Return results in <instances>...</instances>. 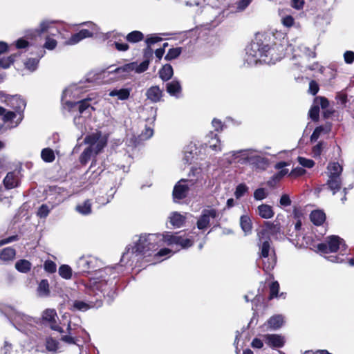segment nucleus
<instances>
[{"label":"nucleus","mask_w":354,"mask_h":354,"mask_svg":"<svg viewBox=\"0 0 354 354\" xmlns=\"http://www.w3.org/2000/svg\"><path fill=\"white\" fill-rule=\"evenodd\" d=\"M257 212L259 215L265 219L271 218L274 214L272 207L267 204H261L258 206Z\"/></svg>","instance_id":"27"},{"label":"nucleus","mask_w":354,"mask_h":354,"mask_svg":"<svg viewBox=\"0 0 354 354\" xmlns=\"http://www.w3.org/2000/svg\"><path fill=\"white\" fill-rule=\"evenodd\" d=\"M15 268L20 272L26 273L31 268V263L26 259H21L16 262Z\"/></svg>","instance_id":"42"},{"label":"nucleus","mask_w":354,"mask_h":354,"mask_svg":"<svg viewBox=\"0 0 354 354\" xmlns=\"http://www.w3.org/2000/svg\"><path fill=\"white\" fill-rule=\"evenodd\" d=\"M44 50H41L40 54L38 55L37 57L28 58L24 63L26 68L31 72L36 71L39 59L44 56Z\"/></svg>","instance_id":"28"},{"label":"nucleus","mask_w":354,"mask_h":354,"mask_svg":"<svg viewBox=\"0 0 354 354\" xmlns=\"http://www.w3.org/2000/svg\"><path fill=\"white\" fill-rule=\"evenodd\" d=\"M147 112L149 113L150 117L146 119V122L149 126L145 125V129L142 133L139 135V138L140 140H146L149 139L153 135V127H151L156 120V115H157V109L151 107L147 109Z\"/></svg>","instance_id":"13"},{"label":"nucleus","mask_w":354,"mask_h":354,"mask_svg":"<svg viewBox=\"0 0 354 354\" xmlns=\"http://www.w3.org/2000/svg\"><path fill=\"white\" fill-rule=\"evenodd\" d=\"M92 98L87 97L75 102H68L67 104L71 108H77L80 114L86 113L90 115L91 110H95L93 104H96V102L92 103Z\"/></svg>","instance_id":"15"},{"label":"nucleus","mask_w":354,"mask_h":354,"mask_svg":"<svg viewBox=\"0 0 354 354\" xmlns=\"http://www.w3.org/2000/svg\"><path fill=\"white\" fill-rule=\"evenodd\" d=\"M212 127L215 131H222L225 127L224 123L218 118H214L212 121Z\"/></svg>","instance_id":"57"},{"label":"nucleus","mask_w":354,"mask_h":354,"mask_svg":"<svg viewBox=\"0 0 354 354\" xmlns=\"http://www.w3.org/2000/svg\"><path fill=\"white\" fill-rule=\"evenodd\" d=\"M53 205H51L50 206H48L46 204H42L38 209L37 215L40 218H45L48 216V214L50 213V210L53 209Z\"/></svg>","instance_id":"46"},{"label":"nucleus","mask_w":354,"mask_h":354,"mask_svg":"<svg viewBox=\"0 0 354 354\" xmlns=\"http://www.w3.org/2000/svg\"><path fill=\"white\" fill-rule=\"evenodd\" d=\"M309 116L313 121H318L319 118V107L317 105L313 106L309 110Z\"/></svg>","instance_id":"59"},{"label":"nucleus","mask_w":354,"mask_h":354,"mask_svg":"<svg viewBox=\"0 0 354 354\" xmlns=\"http://www.w3.org/2000/svg\"><path fill=\"white\" fill-rule=\"evenodd\" d=\"M7 106L12 108L18 113V118L15 122V127H17L24 118V111L26 106V101L19 95L6 96L3 101Z\"/></svg>","instance_id":"8"},{"label":"nucleus","mask_w":354,"mask_h":354,"mask_svg":"<svg viewBox=\"0 0 354 354\" xmlns=\"http://www.w3.org/2000/svg\"><path fill=\"white\" fill-rule=\"evenodd\" d=\"M3 185L7 189H13L19 185V176L15 171L8 172L3 179Z\"/></svg>","instance_id":"22"},{"label":"nucleus","mask_w":354,"mask_h":354,"mask_svg":"<svg viewBox=\"0 0 354 354\" xmlns=\"http://www.w3.org/2000/svg\"><path fill=\"white\" fill-rule=\"evenodd\" d=\"M182 52L181 47H176L170 48L166 55L165 56V59L167 61H170L177 58Z\"/></svg>","instance_id":"47"},{"label":"nucleus","mask_w":354,"mask_h":354,"mask_svg":"<svg viewBox=\"0 0 354 354\" xmlns=\"http://www.w3.org/2000/svg\"><path fill=\"white\" fill-rule=\"evenodd\" d=\"M293 51L294 53L299 51L306 55L307 57H315V53L303 44L299 45L296 49H293Z\"/></svg>","instance_id":"48"},{"label":"nucleus","mask_w":354,"mask_h":354,"mask_svg":"<svg viewBox=\"0 0 354 354\" xmlns=\"http://www.w3.org/2000/svg\"><path fill=\"white\" fill-rule=\"evenodd\" d=\"M125 38L130 43H137L144 39V34L140 31L133 30L128 33Z\"/></svg>","instance_id":"39"},{"label":"nucleus","mask_w":354,"mask_h":354,"mask_svg":"<svg viewBox=\"0 0 354 354\" xmlns=\"http://www.w3.org/2000/svg\"><path fill=\"white\" fill-rule=\"evenodd\" d=\"M16 54L11 55L7 57H3L0 59V66L3 68H8L15 62Z\"/></svg>","instance_id":"51"},{"label":"nucleus","mask_w":354,"mask_h":354,"mask_svg":"<svg viewBox=\"0 0 354 354\" xmlns=\"http://www.w3.org/2000/svg\"><path fill=\"white\" fill-rule=\"evenodd\" d=\"M164 242L168 245H179L182 249L190 248L194 244L192 236L189 234L179 235L166 232L164 233Z\"/></svg>","instance_id":"7"},{"label":"nucleus","mask_w":354,"mask_h":354,"mask_svg":"<svg viewBox=\"0 0 354 354\" xmlns=\"http://www.w3.org/2000/svg\"><path fill=\"white\" fill-rule=\"evenodd\" d=\"M158 74H159L160 78L162 81L167 82V81L169 80L174 75L173 68L169 64H165L160 69Z\"/></svg>","instance_id":"29"},{"label":"nucleus","mask_w":354,"mask_h":354,"mask_svg":"<svg viewBox=\"0 0 354 354\" xmlns=\"http://www.w3.org/2000/svg\"><path fill=\"white\" fill-rule=\"evenodd\" d=\"M16 251L15 249L8 247L2 250L0 252V259L4 261L12 260L15 257Z\"/></svg>","instance_id":"38"},{"label":"nucleus","mask_w":354,"mask_h":354,"mask_svg":"<svg viewBox=\"0 0 354 354\" xmlns=\"http://www.w3.org/2000/svg\"><path fill=\"white\" fill-rule=\"evenodd\" d=\"M116 190L113 187H111L110 190L106 194V196H101L96 198V202L100 205H106L109 203L113 198Z\"/></svg>","instance_id":"37"},{"label":"nucleus","mask_w":354,"mask_h":354,"mask_svg":"<svg viewBox=\"0 0 354 354\" xmlns=\"http://www.w3.org/2000/svg\"><path fill=\"white\" fill-rule=\"evenodd\" d=\"M264 225L265 229L262 230H264V236L267 232L272 235L280 232V226L278 223L266 221L265 222Z\"/></svg>","instance_id":"35"},{"label":"nucleus","mask_w":354,"mask_h":354,"mask_svg":"<svg viewBox=\"0 0 354 354\" xmlns=\"http://www.w3.org/2000/svg\"><path fill=\"white\" fill-rule=\"evenodd\" d=\"M41 158L46 162H52L55 159L54 151L50 148H44L41 151Z\"/></svg>","instance_id":"41"},{"label":"nucleus","mask_w":354,"mask_h":354,"mask_svg":"<svg viewBox=\"0 0 354 354\" xmlns=\"http://www.w3.org/2000/svg\"><path fill=\"white\" fill-rule=\"evenodd\" d=\"M328 188L332 192L333 194H335L342 187L341 177L329 176L326 183Z\"/></svg>","instance_id":"24"},{"label":"nucleus","mask_w":354,"mask_h":354,"mask_svg":"<svg viewBox=\"0 0 354 354\" xmlns=\"http://www.w3.org/2000/svg\"><path fill=\"white\" fill-rule=\"evenodd\" d=\"M328 176L340 177L342 172V167L338 162H330L327 167Z\"/></svg>","instance_id":"34"},{"label":"nucleus","mask_w":354,"mask_h":354,"mask_svg":"<svg viewBox=\"0 0 354 354\" xmlns=\"http://www.w3.org/2000/svg\"><path fill=\"white\" fill-rule=\"evenodd\" d=\"M279 290V284L278 281H273L270 286V298L277 297Z\"/></svg>","instance_id":"61"},{"label":"nucleus","mask_w":354,"mask_h":354,"mask_svg":"<svg viewBox=\"0 0 354 354\" xmlns=\"http://www.w3.org/2000/svg\"><path fill=\"white\" fill-rule=\"evenodd\" d=\"M131 89L129 88H114L109 91V95L118 100L124 101L129 98Z\"/></svg>","instance_id":"21"},{"label":"nucleus","mask_w":354,"mask_h":354,"mask_svg":"<svg viewBox=\"0 0 354 354\" xmlns=\"http://www.w3.org/2000/svg\"><path fill=\"white\" fill-rule=\"evenodd\" d=\"M297 160L299 165L306 168H312L315 165V162L311 159L299 156Z\"/></svg>","instance_id":"58"},{"label":"nucleus","mask_w":354,"mask_h":354,"mask_svg":"<svg viewBox=\"0 0 354 354\" xmlns=\"http://www.w3.org/2000/svg\"><path fill=\"white\" fill-rule=\"evenodd\" d=\"M164 242V234H142L134 241L133 246H129L123 253L120 263L136 265L142 258L150 257Z\"/></svg>","instance_id":"3"},{"label":"nucleus","mask_w":354,"mask_h":354,"mask_svg":"<svg viewBox=\"0 0 354 354\" xmlns=\"http://www.w3.org/2000/svg\"><path fill=\"white\" fill-rule=\"evenodd\" d=\"M46 348L48 351V352L51 353L53 354L61 351V347L59 346V342L52 337L46 338Z\"/></svg>","instance_id":"31"},{"label":"nucleus","mask_w":354,"mask_h":354,"mask_svg":"<svg viewBox=\"0 0 354 354\" xmlns=\"http://www.w3.org/2000/svg\"><path fill=\"white\" fill-rule=\"evenodd\" d=\"M18 116V113L16 111H7L5 109V113L2 115V120L4 122L12 121L14 118Z\"/></svg>","instance_id":"54"},{"label":"nucleus","mask_w":354,"mask_h":354,"mask_svg":"<svg viewBox=\"0 0 354 354\" xmlns=\"http://www.w3.org/2000/svg\"><path fill=\"white\" fill-rule=\"evenodd\" d=\"M249 164L255 169L266 170L269 165V160L258 154L255 149H252Z\"/></svg>","instance_id":"16"},{"label":"nucleus","mask_w":354,"mask_h":354,"mask_svg":"<svg viewBox=\"0 0 354 354\" xmlns=\"http://www.w3.org/2000/svg\"><path fill=\"white\" fill-rule=\"evenodd\" d=\"M58 272L59 274L65 279H70L72 277V269L68 265H62Z\"/></svg>","instance_id":"44"},{"label":"nucleus","mask_w":354,"mask_h":354,"mask_svg":"<svg viewBox=\"0 0 354 354\" xmlns=\"http://www.w3.org/2000/svg\"><path fill=\"white\" fill-rule=\"evenodd\" d=\"M102 304L100 297L95 299L93 295L87 294L86 290L82 299L71 301L70 309L72 311L86 312L91 308H98Z\"/></svg>","instance_id":"4"},{"label":"nucleus","mask_w":354,"mask_h":354,"mask_svg":"<svg viewBox=\"0 0 354 354\" xmlns=\"http://www.w3.org/2000/svg\"><path fill=\"white\" fill-rule=\"evenodd\" d=\"M169 221L172 226L180 227L185 222V216L177 212H172L169 216Z\"/></svg>","instance_id":"26"},{"label":"nucleus","mask_w":354,"mask_h":354,"mask_svg":"<svg viewBox=\"0 0 354 354\" xmlns=\"http://www.w3.org/2000/svg\"><path fill=\"white\" fill-rule=\"evenodd\" d=\"M317 250L324 254L336 252L339 249L345 250L346 245L343 239L337 235H331L326 237L324 242L319 243Z\"/></svg>","instance_id":"5"},{"label":"nucleus","mask_w":354,"mask_h":354,"mask_svg":"<svg viewBox=\"0 0 354 354\" xmlns=\"http://www.w3.org/2000/svg\"><path fill=\"white\" fill-rule=\"evenodd\" d=\"M93 152V148L89 147L86 148L80 156V162L84 165L86 164L91 159Z\"/></svg>","instance_id":"52"},{"label":"nucleus","mask_w":354,"mask_h":354,"mask_svg":"<svg viewBox=\"0 0 354 354\" xmlns=\"http://www.w3.org/2000/svg\"><path fill=\"white\" fill-rule=\"evenodd\" d=\"M259 238L258 245L260 250V257L267 258L269 256V252L271 249L270 247V239L269 237L264 236V230H261L257 234Z\"/></svg>","instance_id":"17"},{"label":"nucleus","mask_w":354,"mask_h":354,"mask_svg":"<svg viewBox=\"0 0 354 354\" xmlns=\"http://www.w3.org/2000/svg\"><path fill=\"white\" fill-rule=\"evenodd\" d=\"M37 292L40 297H47L50 294L49 284L46 279H42L37 287Z\"/></svg>","instance_id":"40"},{"label":"nucleus","mask_w":354,"mask_h":354,"mask_svg":"<svg viewBox=\"0 0 354 354\" xmlns=\"http://www.w3.org/2000/svg\"><path fill=\"white\" fill-rule=\"evenodd\" d=\"M57 317V312L55 309L53 308L46 309L43 311L41 315L42 320L47 322L52 330L62 333L64 330L56 323Z\"/></svg>","instance_id":"14"},{"label":"nucleus","mask_w":354,"mask_h":354,"mask_svg":"<svg viewBox=\"0 0 354 354\" xmlns=\"http://www.w3.org/2000/svg\"><path fill=\"white\" fill-rule=\"evenodd\" d=\"M123 266L124 265L120 263L114 268L106 267L100 269L95 274V277L86 286V293L93 295L95 299L100 297L102 302V298H105L106 301L111 304L117 295L115 279L118 274L115 270L122 269Z\"/></svg>","instance_id":"2"},{"label":"nucleus","mask_w":354,"mask_h":354,"mask_svg":"<svg viewBox=\"0 0 354 354\" xmlns=\"http://www.w3.org/2000/svg\"><path fill=\"white\" fill-rule=\"evenodd\" d=\"M68 335H62L61 340L68 344H76L79 346L80 350L83 348V346H80L77 343V339L75 337V333L73 332L71 322L68 323L67 326Z\"/></svg>","instance_id":"23"},{"label":"nucleus","mask_w":354,"mask_h":354,"mask_svg":"<svg viewBox=\"0 0 354 354\" xmlns=\"http://www.w3.org/2000/svg\"><path fill=\"white\" fill-rule=\"evenodd\" d=\"M240 225L245 235L250 233L252 230V223L250 217L243 215L240 218Z\"/></svg>","instance_id":"36"},{"label":"nucleus","mask_w":354,"mask_h":354,"mask_svg":"<svg viewBox=\"0 0 354 354\" xmlns=\"http://www.w3.org/2000/svg\"><path fill=\"white\" fill-rule=\"evenodd\" d=\"M288 173V169L280 170L278 173L273 175L268 184L269 186H273L276 183L279 182L284 176Z\"/></svg>","instance_id":"45"},{"label":"nucleus","mask_w":354,"mask_h":354,"mask_svg":"<svg viewBox=\"0 0 354 354\" xmlns=\"http://www.w3.org/2000/svg\"><path fill=\"white\" fill-rule=\"evenodd\" d=\"M133 64V71L137 73H142L147 70L149 64V60H143L140 64H138L136 62H132Z\"/></svg>","instance_id":"49"},{"label":"nucleus","mask_w":354,"mask_h":354,"mask_svg":"<svg viewBox=\"0 0 354 354\" xmlns=\"http://www.w3.org/2000/svg\"><path fill=\"white\" fill-rule=\"evenodd\" d=\"M14 319L17 323L29 324L32 321V318L24 313L16 312Z\"/></svg>","instance_id":"53"},{"label":"nucleus","mask_w":354,"mask_h":354,"mask_svg":"<svg viewBox=\"0 0 354 354\" xmlns=\"http://www.w3.org/2000/svg\"><path fill=\"white\" fill-rule=\"evenodd\" d=\"M100 140V136L97 134H91L89 136H86L84 139V142L86 144H88L90 146L92 147L95 145V143Z\"/></svg>","instance_id":"62"},{"label":"nucleus","mask_w":354,"mask_h":354,"mask_svg":"<svg viewBox=\"0 0 354 354\" xmlns=\"http://www.w3.org/2000/svg\"><path fill=\"white\" fill-rule=\"evenodd\" d=\"M57 42L55 39L50 37H46V41L44 44V48H46L48 50H52L55 48L57 46Z\"/></svg>","instance_id":"60"},{"label":"nucleus","mask_w":354,"mask_h":354,"mask_svg":"<svg viewBox=\"0 0 354 354\" xmlns=\"http://www.w3.org/2000/svg\"><path fill=\"white\" fill-rule=\"evenodd\" d=\"M145 95L150 102L157 103L162 100L163 90L158 86H152L146 91Z\"/></svg>","instance_id":"19"},{"label":"nucleus","mask_w":354,"mask_h":354,"mask_svg":"<svg viewBox=\"0 0 354 354\" xmlns=\"http://www.w3.org/2000/svg\"><path fill=\"white\" fill-rule=\"evenodd\" d=\"M44 270L49 273L55 272L57 268L55 263L51 260L46 261L44 264Z\"/></svg>","instance_id":"64"},{"label":"nucleus","mask_w":354,"mask_h":354,"mask_svg":"<svg viewBox=\"0 0 354 354\" xmlns=\"http://www.w3.org/2000/svg\"><path fill=\"white\" fill-rule=\"evenodd\" d=\"M75 209L79 213L88 215L91 212V203L89 200H86L83 203L77 205Z\"/></svg>","instance_id":"43"},{"label":"nucleus","mask_w":354,"mask_h":354,"mask_svg":"<svg viewBox=\"0 0 354 354\" xmlns=\"http://www.w3.org/2000/svg\"><path fill=\"white\" fill-rule=\"evenodd\" d=\"M310 218L315 225H320L325 221L326 215L322 210H314L311 212Z\"/></svg>","instance_id":"32"},{"label":"nucleus","mask_w":354,"mask_h":354,"mask_svg":"<svg viewBox=\"0 0 354 354\" xmlns=\"http://www.w3.org/2000/svg\"><path fill=\"white\" fill-rule=\"evenodd\" d=\"M195 183L192 179H181L174 185L172 196L174 202L184 199L187 196L192 186Z\"/></svg>","instance_id":"9"},{"label":"nucleus","mask_w":354,"mask_h":354,"mask_svg":"<svg viewBox=\"0 0 354 354\" xmlns=\"http://www.w3.org/2000/svg\"><path fill=\"white\" fill-rule=\"evenodd\" d=\"M133 63L126 64L122 66L109 71V73L119 74L120 77H124L127 73L133 71Z\"/></svg>","instance_id":"33"},{"label":"nucleus","mask_w":354,"mask_h":354,"mask_svg":"<svg viewBox=\"0 0 354 354\" xmlns=\"http://www.w3.org/2000/svg\"><path fill=\"white\" fill-rule=\"evenodd\" d=\"M287 50L286 41L272 44L270 37L258 34L245 48L244 60L248 66H254L258 63L274 64L286 55Z\"/></svg>","instance_id":"1"},{"label":"nucleus","mask_w":354,"mask_h":354,"mask_svg":"<svg viewBox=\"0 0 354 354\" xmlns=\"http://www.w3.org/2000/svg\"><path fill=\"white\" fill-rule=\"evenodd\" d=\"M284 320L281 315H276L268 320V326L272 330H277L282 326Z\"/></svg>","instance_id":"30"},{"label":"nucleus","mask_w":354,"mask_h":354,"mask_svg":"<svg viewBox=\"0 0 354 354\" xmlns=\"http://www.w3.org/2000/svg\"><path fill=\"white\" fill-rule=\"evenodd\" d=\"M264 341L271 348H281L285 344L284 337L279 334L265 335Z\"/></svg>","instance_id":"18"},{"label":"nucleus","mask_w":354,"mask_h":354,"mask_svg":"<svg viewBox=\"0 0 354 354\" xmlns=\"http://www.w3.org/2000/svg\"><path fill=\"white\" fill-rule=\"evenodd\" d=\"M100 262L98 260L92 256L82 257L77 260L76 265L77 272L79 273H89L92 272H97L100 270L97 269Z\"/></svg>","instance_id":"10"},{"label":"nucleus","mask_w":354,"mask_h":354,"mask_svg":"<svg viewBox=\"0 0 354 354\" xmlns=\"http://www.w3.org/2000/svg\"><path fill=\"white\" fill-rule=\"evenodd\" d=\"M217 216L218 212L216 209L213 208L204 209L197 221V228L200 230H206L209 225L210 218H215Z\"/></svg>","instance_id":"12"},{"label":"nucleus","mask_w":354,"mask_h":354,"mask_svg":"<svg viewBox=\"0 0 354 354\" xmlns=\"http://www.w3.org/2000/svg\"><path fill=\"white\" fill-rule=\"evenodd\" d=\"M182 88L180 82L174 80L166 84V91L171 96L178 97V94L181 92Z\"/></svg>","instance_id":"25"},{"label":"nucleus","mask_w":354,"mask_h":354,"mask_svg":"<svg viewBox=\"0 0 354 354\" xmlns=\"http://www.w3.org/2000/svg\"><path fill=\"white\" fill-rule=\"evenodd\" d=\"M54 23V21L44 20L40 23L39 28L35 31L38 35H41V33L46 32L50 28V26Z\"/></svg>","instance_id":"50"},{"label":"nucleus","mask_w":354,"mask_h":354,"mask_svg":"<svg viewBox=\"0 0 354 354\" xmlns=\"http://www.w3.org/2000/svg\"><path fill=\"white\" fill-rule=\"evenodd\" d=\"M324 131V127L319 126L315 129L312 135L310 136V140L311 142H315L319 138L322 133Z\"/></svg>","instance_id":"63"},{"label":"nucleus","mask_w":354,"mask_h":354,"mask_svg":"<svg viewBox=\"0 0 354 354\" xmlns=\"http://www.w3.org/2000/svg\"><path fill=\"white\" fill-rule=\"evenodd\" d=\"M80 26H86L88 29H82L79 32L73 34L71 37L65 41V44L68 46H73L84 39L91 38L95 32L98 30L97 26L92 21H85L80 24Z\"/></svg>","instance_id":"6"},{"label":"nucleus","mask_w":354,"mask_h":354,"mask_svg":"<svg viewBox=\"0 0 354 354\" xmlns=\"http://www.w3.org/2000/svg\"><path fill=\"white\" fill-rule=\"evenodd\" d=\"M248 191V187L245 184H239L236 186L234 196L236 198H240Z\"/></svg>","instance_id":"56"},{"label":"nucleus","mask_w":354,"mask_h":354,"mask_svg":"<svg viewBox=\"0 0 354 354\" xmlns=\"http://www.w3.org/2000/svg\"><path fill=\"white\" fill-rule=\"evenodd\" d=\"M252 149H240L231 151L225 153L226 158L229 163H238L240 165L249 164Z\"/></svg>","instance_id":"11"},{"label":"nucleus","mask_w":354,"mask_h":354,"mask_svg":"<svg viewBox=\"0 0 354 354\" xmlns=\"http://www.w3.org/2000/svg\"><path fill=\"white\" fill-rule=\"evenodd\" d=\"M324 142L323 141H320L313 147L312 153L314 158H318L320 156L324 148Z\"/></svg>","instance_id":"55"},{"label":"nucleus","mask_w":354,"mask_h":354,"mask_svg":"<svg viewBox=\"0 0 354 354\" xmlns=\"http://www.w3.org/2000/svg\"><path fill=\"white\" fill-rule=\"evenodd\" d=\"M206 139V145L211 149L216 152L222 151L221 141L216 133L212 131L209 132V133L207 135Z\"/></svg>","instance_id":"20"}]
</instances>
